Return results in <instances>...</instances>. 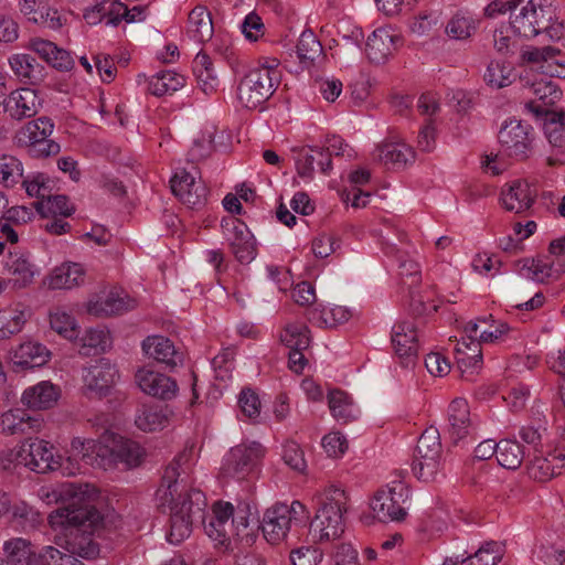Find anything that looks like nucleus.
Returning a JSON list of instances; mask_svg holds the SVG:
<instances>
[{
	"label": "nucleus",
	"mask_w": 565,
	"mask_h": 565,
	"mask_svg": "<svg viewBox=\"0 0 565 565\" xmlns=\"http://www.w3.org/2000/svg\"><path fill=\"white\" fill-rule=\"evenodd\" d=\"M38 498L47 505L68 502L52 511L47 523L55 544H66L71 551L84 557L99 553L92 535L104 526V518L96 508L99 491L88 483L65 482L42 486Z\"/></svg>",
	"instance_id": "1"
},
{
	"label": "nucleus",
	"mask_w": 565,
	"mask_h": 565,
	"mask_svg": "<svg viewBox=\"0 0 565 565\" xmlns=\"http://www.w3.org/2000/svg\"><path fill=\"white\" fill-rule=\"evenodd\" d=\"M195 460L193 447L177 455L167 466L156 492L158 508L170 513V530L167 539L171 544H179L190 536L192 519L201 515L206 507L203 492L190 487L184 478Z\"/></svg>",
	"instance_id": "2"
},
{
	"label": "nucleus",
	"mask_w": 565,
	"mask_h": 565,
	"mask_svg": "<svg viewBox=\"0 0 565 565\" xmlns=\"http://www.w3.org/2000/svg\"><path fill=\"white\" fill-rule=\"evenodd\" d=\"M204 531L216 548L234 555L237 565L265 564L262 555L252 550L258 534L248 503H214L212 514L204 523Z\"/></svg>",
	"instance_id": "3"
},
{
	"label": "nucleus",
	"mask_w": 565,
	"mask_h": 565,
	"mask_svg": "<svg viewBox=\"0 0 565 565\" xmlns=\"http://www.w3.org/2000/svg\"><path fill=\"white\" fill-rule=\"evenodd\" d=\"M559 50L552 46L531 47L523 52V60L531 70L539 71L543 76L529 86V93L533 98L526 103V109L535 117L551 113L550 107L561 99L562 92L550 78L565 76V66L558 63Z\"/></svg>",
	"instance_id": "4"
},
{
	"label": "nucleus",
	"mask_w": 565,
	"mask_h": 565,
	"mask_svg": "<svg viewBox=\"0 0 565 565\" xmlns=\"http://www.w3.org/2000/svg\"><path fill=\"white\" fill-rule=\"evenodd\" d=\"M319 509L310 523L309 535L313 542H329L344 532V514L349 494L340 486L330 484L318 494Z\"/></svg>",
	"instance_id": "5"
},
{
	"label": "nucleus",
	"mask_w": 565,
	"mask_h": 565,
	"mask_svg": "<svg viewBox=\"0 0 565 565\" xmlns=\"http://www.w3.org/2000/svg\"><path fill=\"white\" fill-rule=\"evenodd\" d=\"M282 78L280 62L276 57H262L248 71L237 87V100L247 109H256L277 90Z\"/></svg>",
	"instance_id": "6"
},
{
	"label": "nucleus",
	"mask_w": 565,
	"mask_h": 565,
	"mask_svg": "<svg viewBox=\"0 0 565 565\" xmlns=\"http://www.w3.org/2000/svg\"><path fill=\"white\" fill-rule=\"evenodd\" d=\"M102 445L99 439L82 436L73 437L63 456H57L55 469L64 477H76L92 468L103 466Z\"/></svg>",
	"instance_id": "7"
},
{
	"label": "nucleus",
	"mask_w": 565,
	"mask_h": 565,
	"mask_svg": "<svg viewBox=\"0 0 565 565\" xmlns=\"http://www.w3.org/2000/svg\"><path fill=\"white\" fill-rule=\"evenodd\" d=\"M309 516L307 508L300 501L290 504L277 503L268 508L262 519V531L270 544L284 542L292 526L303 523Z\"/></svg>",
	"instance_id": "8"
},
{
	"label": "nucleus",
	"mask_w": 565,
	"mask_h": 565,
	"mask_svg": "<svg viewBox=\"0 0 565 565\" xmlns=\"http://www.w3.org/2000/svg\"><path fill=\"white\" fill-rule=\"evenodd\" d=\"M102 445V469H110L121 463L127 468L138 467L146 458L145 448L136 440L106 431L99 438Z\"/></svg>",
	"instance_id": "9"
},
{
	"label": "nucleus",
	"mask_w": 565,
	"mask_h": 565,
	"mask_svg": "<svg viewBox=\"0 0 565 565\" xmlns=\"http://www.w3.org/2000/svg\"><path fill=\"white\" fill-rule=\"evenodd\" d=\"M409 491L402 480H393L380 488L370 500V509L379 521H402L407 514Z\"/></svg>",
	"instance_id": "10"
},
{
	"label": "nucleus",
	"mask_w": 565,
	"mask_h": 565,
	"mask_svg": "<svg viewBox=\"0 0 565 565\" xmlns=\"http://www.w3.org/2000/svg\"><path fill=\"white\" fill-rule=\"evenodd\" d=\"M50 441L41 438H29L10 450L9 460L38 473L56 471V458Z\"/></svg>",
	"instance_id": "11"
},
{
	"label": "nucleus",
	"mask_w": 565,
	"mask_h": 565,
	"mask_svg": "<svg viewBox=\"0 0 565 565\" xmlns=\"http://www.w3.org/2000/svg\"><path fill=\"white\" fill-rule=\"evenodd\" d=\"M264 456L259 443H242L232 447L223 457L221 475L224 478L245 480L257 470V465Z\"/></svg>",
	"instance_id": "12"
},
{
	"label": "nucleus",
	"mask_w": 565,
	"mask_h": 565,
	"mask_svg": "<svg viewBox=\"0 0 565 565\" xmlns=\"http://www.w3.org/2000/svg\"><path fill=\"white\" fill-rule=\"evenodd\" d=\"M441 468V443L436 428L426 429L418 439L413 463L415 476L429 482L436 479Z\"/></svg>",
	"instance_id": "13"
},
{
	"label": "nucleus",
	"mask_w": 565,
	"mask_h": 565,
	"mask_svg": "<svg viewBox=\"0 0 565 565\" xmlns=\"http://www.w3.org/2000/svg\"><path fill=\"white\" fill-rule=\"evenodd\" d=\"M4 288L23 290L41 275V268L32 254L22 250L10 252L2 262Z\"/></svg>",
	"instance_id": "14"
},
{
	"label": "nucleus",
	"mask_w": 565,
	"mask_h": 565,
	"mask_svg": "<svg viewBox=\"0 0 565 565\" xmlns=\"http://www.w3.org/2000/svg\"><path fill=\"white\" fill-rule=\"evenodd\" d=\"M535 134L533 128L522 120L504 121L499 131V142L503 151L512 158L523 160L533 152Z\"/></svg>",
	"instance_id": "15"
},
{
	"label": "nucleus",
	"mask_w": 565,
	"mask_h": 565,
	"mask_svg": "<svg viewBox=\"0 0 565 565\" xmlns=\"http://www.w3.org/2000/svg\"><path fill=\"white\" fill-rule=\"evenodd\" d=\"M552 0H529L512 20V28L524 38L537 35L546 22L555 17Z\"/></svg>",
	"instance_id": "16"
},
{
	"label": "nucleus",
	"mask_w": 565,
	"mask_h": 565,
	"mask_svg": "<svg viewBox=\"0 0 565 565\" xmlns=\"http://www.w3.org/2000/svg\"><path fill=\"white\" fill-rule=\"evenodd\" d=\"M136 300L117 286H105L93 292L86 303V311L95 317L121 315L136 307Z\"/></svg>",
	"instance_id": "17"
},
{
	"label": "nucleus",
	"mask_w": 565,
	"mask_h": 565,
	"mask_svg": "<svg viewBox=\"0 0 565 565\" xmlns=\"http://www.w3.org/2000/svg\"><path fill=\"white\" fill-rule=\"evenodd\" d=\"M119 380L117 366L107 359H99L82 371L83 387L86 394L95 397L107 396Z\"/></svg>",
	"instance_id": "18"
},
{
	"label": "nucleus",
	"mask_w": 565,
	"mask_h": 565,
	"mask_svg": "<svg viewBox=\"0 0 565 565\" xmlns=\"http://www.w3.org/2000/svg\"><path fill=\"white\" fill-rule=\"evenodd\" d=\"M52 356V351L45 344L34 340H25L11 348L8 353V360L15 371L44 367Z\"/></svg>",
	"instance_id": "19"
},
{
	"label": "nucleus",
	"mask_w": 565,
	"mask_h": 565,
	"mask_svg": "<svg viewBox=\"0 0 565 565\" xmlns=\"http://www.w3.org/2000/svg\"><path fill=\"white\" fill-rule=\"evenodd\" d=\"M222 228L235 257L241 263L252 262L256 256V243L246 224L230 216L222 221Z\"/></svg>",
	"instance_id": "20"
},
{
	"label": "nucleus",
	"mask_w": 565,
	"mask_h": 565,
	"mask_svg": "<svg viewBox=\"0 0 565 565\" xmlns=\"http://www.w3.org/2000/svg\"><path fill=\"white\" fill-rule=\"evenodd\" d=\"M135 382L143 394L161 401H170L179 392L174 379L149 366H141L136 371Z\"/></svg>",
	"instance_id": "21"
},
{
	"label": "nucleus",
	"mask_w": 565,
	"mask_h": 565,
	"mask_svg": "<svg viewBox=\"0 0 565 565\" xmlns=\"http://www.w3.org/2000/svg\"><path fill=\"white\" fill-rule=\"evenodd\" d=\"M54 130L51 119L40 117L26 122L17 134L19 143L29 147H39V153L50 156L56 153L58 145L49 139Z\"/></svg>",
	"instance_id": "22"
},
{
	"label": "nucleus",
	"mask_w": 565,
	"mask_h": 565,
	"mask_svg": "<svg viewBox=\"0 0 565 565\" xmlns=\"http://www.w3.org/2000/svg\"><path fill=\"white\" fill-rule=\"evenodd\" d=\"M468 339H473L481 347L501 343L513 333V329L504 321L494 319L491 315L467 322L463 330Z\"/></svg>",
	"instance_id": "23"
},
{
	"label": "nucleus",
	"mask_w": 565,
	"mask_h": 565,
	"mask_svg": "<svg viewBox=\"0 0 565 565\" xmlns=\"http://www.w3.org/2000/svg\"><path fill=\"white\" fill-rule=\"evenodd\" d=\"M171 190L179 200L191 209H200L207 201V188L199 178L185 170H179L171 179Z\"/></svg>",
	"instance_id": "24"
},
{
	"label": "nucleus",
	"mask_w": 565,
	"mask_h": 565,
	"mask_svg": "<svg viewBox=\"0 0 565 565\" xmlns=\"http://www.w3.org/2000/svg\"><path fill=\"white\" fill-rule=\"evenodd\" d=\"M62 388L50 380H42L25 387L21 394V404L32 412H46L57 406Z\"/></svg>",
	"instance_id": "25"
},
{
	"label": "nucleus",
	"mask_w": 565,
	"mask_h": 565,
	"mask_svg": "<svg viewBox=\"0 0 565 565\" xmlns=\"http://www.w3.org/2000/svg\"><path fill=\"white\" fill-rule=\"evenodd\" d=\"M391 341L401 364L413 365L417 359L419 334L412 321H401L393 326Z\"/></svg>",
	"instance_id": "26"
},
{
	"label": "nucleus",
	"mask_w": 565,
	"mask_h": 565,
	"mask_svg": "<svg viewBox=\"0 0 565 565\" xmlns=\"http://www.w3.org/2000/svg\"><path fill=\"white\" fill-rule=\"evenodd\" d=\"M401 34L392 26L375 29L366 41V55L373 63H384L402 45Z\"/></svg>",
	"instance_id": "27"
},
{
	"label": "nucleus",
	"mask_w": 565,
	"mask_h": 565,
	"mask_svg": "<svg viewBox=\"0 0 565 565\" xmlns=\"http://www.w3.org/2000/svg\"><path fill=\"white\" fill-rule=\"evenodd\" d=\"M85 267L75 262H63L53 267L43 279V286L49 290H72L84 285Z\"/></svg>",
	"instance_id": "28"
},
{
	"label": "nucleus",
	"mask_w": 565,
	"mask_h": 565,
	"mask_svg": "<svg viewBox=\"0 0 565 565\" xmlns=\"http://www.w3.org/2000/svg\"><path fill=\"white\" fill-rule=\"evenodd\" d=\"M3 106L11 118L21 120L35 116L42 106V99L33 88H19L8 95Z\"/></svg>",
	"instance_id": "29"
},
{
	"label": "nucleus",
	"mask_w": 565,
	"mask_h": 565,
	"mask_svg": "<svg viewBox=\"0 0 565 565\" xmlns=\"http://www.w3.org/2000/svg\"><path fill=\"white\" fill-rule=\"evenodd\" d=\"M141 350L146 358L168 367H175L182 362V354L173 342L163 335H149L141 342Z\"/></svg>",
	"instance_id": "30"
},
{
	"label": "nucleus",
	"mask_w": 565,
	"mask_h": 565,
	"mask_svg": "<svg viewBox=\"0 0 565 565\" xmlns=\"http://www.w3.org/2000/svg\"><path fill=\"white\" fill-rule=\"evenodd\" d=\"M535 199V193L526 181L514 180L502 186L500 202L503 209L521 213L529 210Z\"/></svg>",
	"instance_id": "31"
},
{
	"label": "nucleus",
	"mask_w": 565,
	"mask_h": 565,
	"mask_svg": "<svg viewBox=\"0 0 565 565\" xmlns=\"http://www.w3.org/2000/svg\"><path fill=\"white\" fill-rule=\"evenodd\" d=\"M25 47L54 68L67 71L73 66V58L70 53L52 41L35 36L29 40Z\"/></svg>",
	"instance_id": "32"
},
{
	"label": "nucleus",
	"mask_w": 565,
	"mask_h": 565,
	"mask_svg": "<svg viewBox=\"0 0 565 565\" xmlns=\"http://www.w3.org/2000/svg\"><path fill=\"white\" fill-rule=\"evenodd\" d=\"M372 158L384 166L401 168L414 159V151L402 140H384L372 151Z\"/></svg>",
	"instance_id": "33"
},
{
	"label": "nucleus",
	"mask_w": 565,
	"mask_h": 565,
	"mask_svg": "<svg viewBox=\"0 0 565 565\" xmlns=\"http://www.w3.org/2000/svg\"><path fill=\"white\" fill-rule=\"evenodd\" d=\"M565 468V455L562 450H555L547 456L536 455L527 467L530 478L546 482L562 473Z\"/></svg>",
	"instance_id": "34"
},
{
	"label": "nucleus",
	"mask_w": 565,
	"mask_h": 565,
	"mask_svg": "<svg viewBox=\"0 0 565 565\" xmlns=\"http://www.w3.org/2000/svg\"><path fill=\"white\" fill-rule=\"evenodd\" d=\"M456 362L462 375L473 376L482 366V351L479 342L462 337L455 347Z\"/></svg>",
	"instance_id": "35"
},
{
	"label": "nucleus",
	"mask_w": 565,
	"mask_h": 565,
	"mask_svg": "<svg viewBox=\"0 0 565 565\" xmlns=\"http://www.w3.org/2000/svg\"><path fill=\"white\" fill-rule=\"evenodd\" d=\"M316 164L322 173H328L332 167L331 158L320 148L302 149L296 160L297 177L303 182L311 181Z\"/></svg>",
	"instance_id": "36"
},
{
	"label": "nucleus",
	"mask_w": 565,
	"mask_h": 565,
	"mask_svg": "<svg viewBox=\"0 0 565 565\" xmlns=\"http://www.w3.org/2000/svg\"><path fill=\"white\" fill-rule=\"evenodd\" d=\"M473 429L468 402L465 398H455L448 407V431L455 440H461Z\"/></svg>",
	"instance_id": "37"
},
{
	"label": "nucleus",
	"mask_w": 565,
	"mask_h": 565,
	"mask_svg": "<svg viewBox=\"0 0 565 565\" xmlns=\"http://www.w3.org/2000/svg\"><path fill=\"white\" fill-rule=\"evenodd\" d=\"M137 83L138 85H146L147 90L152 95L163 96L182 88L185 84V78L173 71H164L150 78L145 74H139L137 76Z\"/></svg>",
	"instance_id": "38"
},
{
	"label": "nucleus",
	"mask_w": 565,
	"mask_h": 565,
	"mask_svg": "<svg viewBox=\"0 0 565 565\" xmlns=\"http://www.w3.org/2000/svg\"><path fill=\"white\" fill-rule=\"evenodd\" d=\"M521 274L539 282L553 281L565 274V264L559 259L553 262L525 259L521 267Z\"/></svg>",
	"instance_id": "39"
},
{
	"label": "nucleus",
	"mask_w": 565,
	"mask_h": 565,
	"mask_svg": "<svg viewBox=\"0 0 565 565\" xmlns=\"http://www.w3.org/2000/svg\"><path fill=\"white\" fill-rule=\"evenodd\" d=\"M43 422L20 409H9L0 415V433L15 435L25 433L26 429L40 431Z\"/></svg>",
	"instance_id": "40"
},
{
	"label": "nucleus",
	"mask_w": 565,
	"mask_h": 565,
	"mask_svg": "<svg viewBox=\"0 0 565 565\" xmlns=\"http://www.w3.org/2000/svg\"><path fill=\"white\" fill-rule=\"evenodd\" d=\"M127 14V7L118 0H95L94 6L85 12L89 23L105 21L108 25H117Z\"/></svg>",
	"instance_id": "41"
},
{
	"label": "nucleus",
	"mask_w": 565,
	"mask_h": 565,
	"mask_svg": "<svg viewBox=\"0 0 565 565\" xmlns=\"http://www.w3.org/2000/svg\"><path fill=\"white\" fill-rule=\"evenodd\" d=\"M353 316L351 309L343 306L318 303L309 311V320L320 328H333L348 322Z\"/></svg>",
	"instance_id": "42"
},
{
	"label": "nucleus",
	"mask_w": 565,
	"mask_h": 565,
	"mask_svg": "<svg viewBox=\"0 0 565 565\" xmlns=\"http://www.w3.org/2000/svg\"><path fill=\"white\" fill-rule=\"evenodd\" d=\"M29 318V310L22 303H14L0 310V340L20 333Z\"/></svg>",
	"instance_id": "43"
},
{
	"label": "nucleus",
	"mask_w": 565,
	"mask_h": 565,
	"mask_svg": "<svg viewBox=\"0 0 565 565\" xmlns=\"http://www.w3.org/2000/svg\"><path fill=\"white\" fill-rule=\"evenodd\" d=\"M169 423V411L160 406L142 405L135 416L136 427L145 433L162 430Z\"/></svg>",
	"instance_id": "44"
},
{
	"label": "nucleus",
	"mask_w": 565,
	"mask_h": 565,
	"mask_svg": "<svg viewBox=\"0 0 565 565\" xmlns=\"http://www.w3.org/2000/svg\"><path fill=\"white\" fill-rule=\"evenodd\" d=\"M198 87L206 95L214 94L220 85L211 57L199 52L192 63Z\"/></svg>",
	"instance_id": "45"
},
{
	"label": "nucleus",
	"mask_w": 565,
	"mask_h": 565,
	"mask_svg": "<svg viewBox=\"0 0 565 565\" xmlns=\"http://www.w3.org/2000/svg\"><path fill=\"white\" fill-rule=\"evenodd\" d=\"M213 22L210 12L203 6H196L189 13L186 33L195 42L203 43L213 36Z\"/></svg>",
	"instance_id": "46"
},
{
	"label": "nucleus",
	"mask_w": 565,
	"mask_h": 565,
	"mask_svg": "<svg viewBox=\"0 0 565 565\" xmlns=\"http://www.w3.org/2000/svg\"><path fill=\"white\" fill-rule=\"evenodd\" d=\"M57 545L64 548L67 553H63L53 546H45L39 552L38 555H34L32 558H30L29 565H83V563L74 556H79V553L71 551L66 544ZM97 555L98 553L96 556ZM83 558L85 557L83 556ZM90 558H93V556Z\"/></svg>",
	"instance_id": "47"
},
{
	"label": "nucleus",
	"mask_w": 565,
	"mask_h": 565,
	"mask_svg": "<svg viewBox=\"0 0 565 565\" xmlns=\"http://www.w3.org/2000/svg\"><path fill=\"white\" fill-rule=\"evenodd\" d=\"M328 405L331 415L337 420L350 422L360 416V409L352 398L341 390L330 391L328 395Z\"/></svg>",
	"instance_id": "48"
},
{
	"label": "nucleus",
	"mask_w": 565,
	"mask_h": 565,
	"mask_svg": "<svg viewBox=\"0 0 565 565\" xmlns=\"http://www.w3.org/2000/svg\"><path fill=\"white\" fill-rule=\"evenodd\" d=\"M50 328L60 337L67 341H74L78 337V324L75 317L65 310L57 307L49 312Z\"/></svg>",
	"instance_id": "49"
},
{
	"label": "nucleus",
	"mask_w": 565,
	"mask_h": 565,
	"mask_svg": "<svg viewBox=\"0 0 565 565\" xmlns=\"http://www.w3.org/2000/svg\"><path fill=\"white\" fill-rule=\"evenodd\" d=\"M516 78L514 67L504 60H493L484 73L486 83L493 88H503L511 85Z\"/></svg>",
	"instance_id": "50"
},
{
	"label": "nucleus",
	"mask_w": 565,
	"mask_h": 565,
	"mask_svg": "<svg viewBox=\"0 0 565 565\" xmlns=\"http://www.w3.org/2000/svg\"><path fill=\"white\" fill-rule=\"evenodd\" d=\"M8 64L20 82L34 83L39 79V67L35 58L29 54L15 53L9 56Z\"/></svg>",
	"instance_id": "51"
},
{
	"label": "nucleus",
	"mask_w": 565,
	"mask_h": 565,
	"mask_svg": "<svg viewBox=\"0 0 565 565\" xmlns=\"http://www.w3.org/2000/svg\"><path fill=\"white\" fill-rule=\"evenodd\" d=\"M280 341L290 350H307L310 345V331L302 322H287L280 332Z\"/></svg>",
	"instance_id": "52"
},
{
	"label": "nucleus",
	"mask_w": 565,
	"mask_h": 565,
	"mask_svg": "<svg viewBox=\"0 0 565 565\" xmlns=\"http://www.w3.org/2000/svg\"><path fill=\"white\" fill-rule=\"evenodd\" d=\"M3 551L7 555V561L0 559V565H15L21 563L29 565L30 558L39 554V552H32L30 543L21 537L4 542Z\"/></svg>",
	"instance_id": "53"
},
{
	"label": "nucleus",
	"mask_w": 565,
	"mask_h": 565,
	"mask_svg": "<svg viewBox=\"0 0 565 565\" xmlns=\"http://www.w3.org/2000/svg\"><path fill=\"white\" fill-rule=\"evenodd\" d=\"M524 459L521 445L514 439H502L498 446V462L505 469H518Z\"/></svg>",
	"instance_id": "54"
},
{
	"label": "nucleus",
	"mask_w": 565,
	"mask_h": 565,
	"mask_svg": "<svg viewBox=\"0 0 565 565\" xmlns=\"http://www.w3.org/2000/svg\"><path fill=\"white\" fill-rule=\"evenodd\" d=\"M38 212L44 216H70L74 206L64 195H47L44 200L35 203Z\"/></svg>",
	"instance_id": "55"
},
{
	"label": "nucleus",
	"mask_w": 565,
	"mask_h": 565,
	"mask_svg": "<svg viewBox=\"0 0 565 565\" xmlns=\"http://www.w3.org/2000/svg\"><path fill=\"white\" fill-rule=\"evenodd\" d=\"M476 30V20L467 13L455 14L446 25V34L452 40H467Z\"/></svg>",
	"instance_id": "56"
},
{
	"label": "nucleus",
	"mask_w": 565,
	"mask_h": 565,
	"mask_svg": "<svg viewBox=\"0 0 565 565\" xmlns=\"http://www.w3.org/2000/svg\"><path fill=\"white\" fill-rule=\"evenodd\" d=\"M545 117L543 129L548 142L559 149L565 148V127L563 115L557 113L543 114Z\"/></svg>",
	"instance_id": "57"
},
{
	"label": "nucleus",
	"mask_w": 565,
	"mask_h": 565,
	"mask_svg": "<svg viewBox=\"0 0 565 565\" xmlns=\"http://www.w3.org/2000/svg\"><path fill=\"white\" fill-rule=\"evenodd\" d=\"M81 345L86 349V353L93 351H105L111 345L109 331L104 327L90 328L85 331L81 338Z\"/></svg>",
	"instance_id": "58"
},
{
	"label": "nucleus",
	"mask_w": 565,
	"mask_h": 565,
	"mask_svg": "<svg viewBox=\"0 0 565 565\" xmlns=\"http://www.w3.org/2000/svg\"><path fill=\"white\" fill-rule=\"evenodd\" d=\"M23 175V167L13 156H0V185L13 186Z\"/></svg>",
	"instance_id": "59"
},
{
	"label": "nucleus",
	"mask_w": 565,
	"mask_h": 565,
	"mask_svg": "<svg viewBox=\"0 0 565 565\" xmlns=\"http://www.w3.org/2000/svg\"><path fill=\"white\" fill-rule=\"evenodd\" d=\"M281 458L290 469L303 472L307 469V461L301 447L292 440H287L281 446Z\"/></svg>",
	"instance_id": "60"
},
{
	"label": "nucleus",
	"mask_w": 565,
	"mask_h": 565,
	"mask_svg": "<svg viewBox=\"0 0 565 565\" xmlns=\"http://www.w3.org/2000/svg\"><path fill=\"white\" fill-rule=\"evenodd\" d=\"M321 447L329 458L338 459L349 449L347 437L340 431H330L321 439Z\"/></svg>",
	"instance_id": "61"
},
{
	"label": "nucleus",
	"mask_w": 565,
	"mask_h": 565,
	"mask_svg": "<svg viewBox=\"0 0 565 565\" xmlns=\"http://www.w3.org/2000/svg\"><path fill=\"white\" fill-rule=\"evenodd\" d=\"M322 53V46L319 40L311 31H305L299 38L297 54L300 60L313 62Z\"/></svg>",
	"instance_id": "62"
},
{
	"label": "nucleus",
	"mask_w": 565,
	"mask_h": 565,
	"mask_svg": "<svg viewBox=\"0 0 565 565\" xmlns=\"http://www.w3.org/2000/svg\"><path fill=\"white\" fill-rule=\"evenodd\" d=\"M501 546L497 542H487L472 556L469 565H497L501 559Z\"/></svg>",
	"instance_id": "63"
},
{
	"label": "nucleus",
	"mask_w": 565,
	"mask_h": 565,
	"mask_svg": "<svg viewBox=\"0 0 565 565\" xmlns=\"http://www.w3.org/2000/svg\"><path fill=\"white\" fill-rule=\"evenodd\" d=\"M65 21V17L56 8L51 7L47 1L33 18V23L51 30L61 29Z\"/></svg>",
	"instance_id": "64"
}]
</instances>
